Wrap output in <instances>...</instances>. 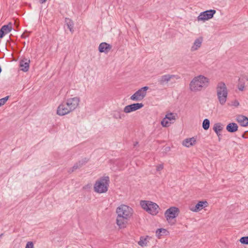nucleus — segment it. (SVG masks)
I'll list each match as a JSON object with an SVG mask.
<instances>
[{
  "instance_id": "obj_2",
  "label": "nucleus",
  "mask_w": 248,
  "mask_h": 248,
  "mask_svg": "<svg viewBox=\"0 0 248 248\" xmlns=\"http://www.w3.org/2000/svg\"><path fill=\"white\" fill-rule=\"evenodd\" d=\"M209 79L202 75L194 77L189 83V89L191 92H197L206 88L209 85Z\"/></svg>"
},
{
  "instance_id": "obj_19",
  "label": "nucleus",
  "mask_w": 248,
  "mask_h": 248,
  "mask_svg": "<svg viewBox=\"0 0 248 248\" xmlns=\"http://www.w3.org/2000/svg\"><path fill=\"white\" fill-rule=\"evenodd\" d=\"M30 62V60L27 59H24L20 62V67L21 70L24 72H27L29 70V64Z\"/></svg>"
},
{
  "instance_id": "obj_31",
  "label": "nucleus",
  "mask_w": 248,
  "mask_h": 248,
  "mask_svg": "<svg viewBox=\"0 0 248 248\" xmlns=\"http://www.w3.org/2000/svg\"><path fill=\"white\" fill-rule=\"evenodd\" d=\"M33 243L31 241L28 242L26 244L25 248H33Z\"/></svg>"
},
{
  "instance_id": "obj_37",
  "label": "nucleus",
  "mask_w": 248,
  "mask_h": 248,
  "mask_svg": "<svg viewBox=\"0 0 248 248\" xmlns=\"http://www.w3.org/2000/svg\"><path fill=\"white\" fill-rule=\"evenodd\" d=\"M138 144V142H136L134 144V146H136Z\"/></svg>"
},
{
  "instance_id": "obj_29",
  "label": "nucleus",
  "mask_w": 248,
  "mask_h": 248,
  "mask_svg": "<svg viewBox=\"0 0 248 248\" xmlns=\"http://www.w3.org/2000/svg\"><path fill=\"white\" fill-rule=\"evenodd\" d=\"M239 241L242 244L248 245V236L242 237Z\"/></svg>"
},
{
  "instance_id": "obj_20",
  "label": "nucleus",
  "mask_w": 248,
  "mask_h": 248,
  "mask_svg": "<svg viewBox=\"0 0 248 248\" xmlns=\"http://www.w3.org/2000/svg\"><path fill=\"white\" fill-rule=\"evenodd\" d=\"M238 126L236 123H230L226 126V130L230 133H234L238 130Z\"/></svg>"
},
{
  "instance_id": "obj_13",
  "label": "nucleus",
  "mask_w": 248,
  "mask_h": 248,
  "mask_svg": "<svg viewBox=\"0 0 248 248\" xmlns=\"http://www.w3.org/2000/svg\"><path fill=\"white\" fill-rule=\"evenodd\" d=\"M143 106L142 103H139L127 105L124 108V111L126 113H130L141 108Z\"/></svg>"
},
{
  "instance_id": "obj_4",
  "label": "nucleus",
  "mask_w": 248,
  "mask_h": 248,
  "mask_svg": "<svg viewBox=\"0 0 248 248\" xmlns=\"http://www.w3.org/2000/svg\"><path fill=\"white\" fill-rule=\"evenodd\" d=\"M217 98L220 104L224 105L227 101L228 90L225 83L223 82H219L216 87Z\"/></svg>"
},
{
  "instance_id": "obj_24",
  "label": "nucleus",
  "mask_w": 248,
  "mask_h": 248,
  "mask_svg": "<svg viewBox=\"0 0 248 248\" xmlns=\"http://www.w3.org/2000/svg\"><path fill=\"white\" fill-rule=\"evenodd\" d=\"M65 22L68 27V28L69 29L70 31L71 32H73L74 30H73V27H74V23L73 22L68 18H66L65 19Z\"/></svg>"
},
{
  "instance_id": "obj_17",
  "label": "nucleus",
  "mask_w": 248,
  "mask_h": 248,
  "mask_svg": "<svg viewBox=\"0 0 248 248\" xmlns=\"http://www.w3.org/2000/svg\"><path fill=\"white\" fill-rule=\"evenodd\" d=\"M236 121L242 126H247L248 125V118L245 116L239 115L236 116Z\"/></svg>"
},
{
  "instance_id": "obj_30",
  "label": "nucleus",
  "mask_w": 248,
  "mask_h": 248,
  "mask_svg": "<svg viewBox=\"0 0 248 248\" xmlns=\"http://www.w3.org/2000/svg\"><path fill=\"white\" fill-rule=\"evenodd\" d=\"M9 98V96H7L4 98H2L0 99V107L3 105L8 100Z\"/></svg>"
},
{
  "instance_id": "obj_11",
  "label": "nucleus",
  "mask_w": 248,
  "mask_h": 248,
  "mask_svg": "<svg viewBox=\"0 0 248 248\" xmlns=\"http://www.w3.org/2000/svg\"><path fill=\"white\" fill-rule=\"evenodd\" d=\"M73 111L79 105L80 99L78 97H74L73 98H68L67 100L63 101Z\"/></svg>"
},
{
  "instance_id": "obj_15",
  "label": "nucleus",
  "mask_w": 248,
  "mask_h": 248,
  "mask_svg": "<svg viewBox=\"0 0 248 248\" xmlns=\"http://www.w3.org/2000/svg\"><path fill=\"white\" fill-rule=\"evenodd\" d=\"M12 29L11 23H9L8 25H3L0 30V38H3L5 34L9 33Z\"/></svg>"
},
{
  "instance_id": "obj_18",
  "label": "nucleus",
  "mask_w": 248,
  "mask_h": 248,
  "mask_svg": "<svg viewBox=\"0 0 248 248\" xmlns=\"http://www.w3.org/2000/svg\"><path fill=\"white\" fill-rule=\"evenodd\" d=\"M203 41V38L202 37L197 38L191 46V50L194 51L198 49L202 46Z\"/></svg>"
},
{
  "instance_id": "obj_39",
  "label": "nucleus",
  "mask_w": 248,
  "mask_h": 248,
  "mask_svg": "<svg viewBox=\"0 0 248 248\" xmlns=\"http://www.w3.org/2000/svg\"><path fill=\"white\" fill-rule=\"evenodd\" d=\"M242 137L245 138V135H244V134L242 135Z\"/></svg>"
},
{
  "instance_id": "obj_28",
  "label": "nucleus",
  "mask_w": 248,
  "mask_h": 248,
  "mask_svg": "<svg viewBox=\"0 0 248 248\" xmlns=\"http://www.w3.org/2000/svg\"><path fill=\"white\" fill-rule=\"evenodd\" d=\"M210 126V121L208 119H205L202 123V127L204 130H207Z\"/></svg>"
},
{
  "instance_id": "obj_27",
  "label": "nucleus",
  "mask_w": 248,
  "mask_h": 248,
  "mask_svg": "<svg viewBox=\"0 0 248 248\" xmlns=\"http://www.w3.org/2000/svg\"><path fill=\"white\" fill-rule=\"evenodd\" d=\"M148 236H147L146 237H144L143 236L140 237V240L139 241L138 244L141 247H144L146 246L147 245V237Z\"/></svg>"
},
{
  "instance_id": "obj_36",
  "label": "nucleus",
  "mask_w": 248,
  "mask_h": 248,
  "mask_svg": "<svg viewBox=\"0 0 248 248\" xmlns=\"http://www.w3.org/2000/svg\"><path fill=\"white\" fill-rule=\"evenodd\" d=\"M27 36V35H25V33H24L23 34H22L21 35V37L22 38H26V37Z\"/></svg>"
},
{
  "instance_id": "obj_32",
  "label": "nucleus",
  "mask_w": 248,
  "mask_h": 248,
  "mask_svg": "<svg viewBox=\"0 0 248 248\" xmlns=\"http://www.w3.org/2000/svg\"><path fill=\"white\" fill-rule=\"evenodd\" d=\"M245 88V85L244 83H241L240 81L239 82L238 85V88L240 91H243Z\"/></svg>"
},
{
  "instance_id": "obj_35",
  "label": "nucleus",
  "mask_w": 248,
  "mask_h": 248,
  "mask_svg": "<svg viewBox=\"0 0 248 248\" xmlns=\"http://www.w3.org/2000/svg\"><path fill=\"white\" fill-rule=\"evenodd\" d=\"M46 0H40V2L41 3H44L46 2Z\"/></svg>"
},
{
  "instance_id": "obj_14",
  "label": "nucleus",
  "mask_w": 248,
  "mask_h": 248,
  "mask_svg": "<svg viewBox=\"0 0 248 248\" xmlns=\"http://www.w3.org/2000/svg\"><path fill=\"white\" fill-rule=\"evenodd\" d=\"M208 205V203L206 201H199L195 205L190 207V209L192 211L197 212L202 208L207 207Z\"/></svg>"
},
{
  "instance_id": "obj_34",
  "label": "nucleus",
  "mask_w": 248,
  "mask_h": 248,
  "mask_svg": "<svg viewBox=\"0 0 248 248\" xmlns=\"http://www.w3.org/2000/svg\"><path fill=\"white\" fill-rule=\"evenodd\" d=\"M232 105L235 107H237L239 105V103L238 101L235 100L234 102H232Z\"/></svg>"
},
{
  "instance_id": "obj_38",
  "label": "nucleus",
  "mask_w": 248,
  "mask_h": 248,
  "mask_svg": "<svg viewBox=\"0 0 248 248\" xmlns=\"http://www.w3.org/2000/svg\"><path fill=\"white\" fill-rule=\"evenodd\" d=\"M3 235V233H1V234H0V238H1V237H2V236Z\"/></svg>"
},
{
  "instance_id": "obj_1",
  "label": "nucleus",
  "mask_w": 248,
  "mask_h": 248,
  "mask_svg": "<svg viewBox=\"0 0 248 248\" xmlns=\"http://www.w3.org/2000/svg\"><path fill=\"white\" fill-rule=\"evenodd\" d=\"M133 211L132 208L124 204H122L117 208L116 223L120 228L126 227L128 219L133 214Z\"/></svg>"
},
{
  "instance_id": "obj_25",
  "label": "nucleus",
  "mask_w": 248,
  "mask_h": 248,
  "mask_svg": "<svg viewBox=\"0 0 248 248\" xmlns=\"http://www.w3.org/2000/svg\"><path fill=\"white\" fill-rule=\"evenodd\" d=\"M168 232L166 229L163 228L158 229L155 232L156 235L158 238H160V237L162 235H166L167 233Z\"/></svg>"
},
{
  "instance_id": "obj_12",
  "label": "nucleus",
  "mask_w": 248,
  "mask_h": 248,
  "mask_svg": "<svg viewBox=\"0 0 248 248\" xmlns=\"http://www.w3.org/2000/svg\"><path fill=\"white\" fill-rule=\"evenodd\" d=\"M175 117L173 113H170L166 115L165 117L162 120L161 124L163 127H168L170 124L173 123Z\"/></svg>"
},
{
  "instance_id": "obj_40",
  "label": "nucleus",
  "mask_w": 248,
  "mask_h": 248,
  "mask_svg": "<svg viewBox=\"0 0 248 248\" xmlns=\"http://www.w3.org/2000/svg\"><path fill=\"white\" fill-rule=\"evenodd\" d=\"M247 79L248 80V77L247 78Z\"/></svg>"
},
{
  "instance_id": "obj_7",
  "label": "nucleus",
  "mask_w": 248,
  "mask_h": 248,
  "mask_svg": "<svg viewBox=\"0 0 248 248\" xmlns=\"http://www.w3.org/2000/svg\"><path fill=\"white\" fill-rule=\"evenodd\" d=\"M149 89V87L144 86L130 96V99L134 101H140L142 100L147 94V91Z\"/></svg>"
},
{
  "instance_id": "obj_33",
  "label": "nucleus",
  "mask_w": 248,
  "mask_h": 248,
  "mask_svg": "<svg viewBox=\"0 0 248 248\" xmlns=\"http://www.w3.org/2000/svg\"><path fill=\"white\" fill-rule=\"evenodd\" d=\"M156 170H160L163 169V164H160L156 167Z\"/></svg>"
},
{
  "instance_id": "obj_6",
  "label": "nucleus",
  "mask_w": 248,
  "mask_h": 248,
  "mask_svg": "<svg viewBox=\"0 0 248 248\" xmlns=\"http://www.w3.org/2000/svg\"><path fill=\"white\" fill-rule=\"evenodd\" d=\"M180 78L178 75L166 74L160 76L157 79L158 84L161 86L168 85L169 82L175 83V80Z\"/></svg>"
},
{
  "instance_id": "obj_23",
  "label": "nucleus",
  "mask_w": 248,
  "mask_h": 248,
  "mask_svg": "<svg viewBox=\"0 0 248 248\" xmlns=\"http://www.w3.org/2000/svg\"><path fill=\"white\" fill-rule=\"evenodd\" d=\"M88 161V159L86 158L79 160L78 163L73 166V169L77 170L80 168L83 165L85 164V163H86Z\"/></svg>"
},
{
  "instance_id": "obj_26",
  "label": "nucleus",
  "mask_w": 248,
  "mask_h": 248,
  "mask_svg": "<svg viewBox=\"0 0 248 248\" xmlns=\"http://www.w3.org/2000/svg\"><path fill=\"white\" fill-rule=\"evenodd\" d=\"M113 116L116 119H122L124 117V114L122 113L120 111L116 110L114 112Z\"/></svg>"
},
{
  "instance_id": "obj_9",
  "label": "nucleus",
  "mask_w": 248,
  "mask_h": 248,
  "mask_svg": "<svg viewBox=\"0 0 248 248\" xmlns=\"http://www.w3.org/2000/svg\"><path fill=\"white\" fill-rule=\"evenodd\" d=\"M216 11L215 10H206L200 14L197 17L198 21H205L211 19L216 14Z\"/></svg>"
},
{
  "instance_id": "obj_8",
  "label": "nucleus",
  "mask_w": 248,
  "mask_h": 248,
  "mask_svg": "<svg viewBox=\"0 0 248 248\" xmlns=\"http://www.w3.org/2000/svg\"><path fill=\"white\" fill-rule=\"evenodd\" d=\"M180 213L179 209L176 207L172 206L168 209L165 212V217L169 221L170 219L176 217Z\"/></svg>"
},
{
  "instance_id": "obj_16",
  "label": "nucleus",
  "mask_w": 248,
  "mask_h": 248,
  "mask_svg": "<svg viewBox=\"0 0 248 248\" xmlns=\"http://www.w3.org/2000/svg\"><path fill=\"white\" fill-rule=\"evenodd\" d=\"M111 48L112 46L110 45L105 42H103L99 45L98 49L100 52L108 53Z\"/></svg>"
},
{
  "instance_id": "obj_10",
  "label": "nucleus",
  "mask_w": 248,
  "mask_h": 248,
  "mask_svg": "<svg viewBox=\"0 0 248 248\" xmlns=\"http://www.w3.org/2000/svg\"><path fill=\"white\" fill-rule=\"evenodd\" d=\"M73 111L67 104L63 101L58 107L57 114L59 116H63Z\"/></svg>"
},
{
  "instance_id": "obj_5",
  "label": "nucleus",
  "mask_w": 248,
  "mask_h": 248,
  "mask_svg": "<svg viewBox=\"0 0 248 248\" xmlns=\"http://www.w3.org/2000/svg\"><path fill=\"white\" fill-rule=\"evenodd\" d=\"M140 205L143 209L152 215H156L158 213L159 206L155 202L151 201H141Z\"/></svg>"
},
{
  "instance_id": "obj_3",
  "label": "nucleus",
  "mask_w": 248,
  "mask_h": 248,
  "mask_svg": "<svg viewBox=\"0 0 248 248\" xmlns=\"http://www.w3.org/2000/svg\"><path fill=\"white\" fill-rule=\"evenodd\" d=\"M110 183L109 177L104 176L98 179L93 186L94 191L97 193H106L108 190Z\"/></svg>"
},
{
  "instance_id": "obj_22",
  "label": "nucleus",
  "mask_w": 248,
  "mask_h": 248,
  "mask_svg": "<svg viewBox=\"0 0 248 248\" xmlns=\"http://www.w3.org/2000/svg\"><path fill=\"white\" fill-rule=\"evenodd\" d=\"M196 141V140L194 138L186 139L183 141V145L186 147H189L194 145Z\"/></svg>"
},
{
  "instance_id": "obj_21",
  "label": "nucleus",
  "mask_w": 248,
  "mask_h": 248,
  "mask_svg": "<svg viewBox=\"0 0 248 248\" xmlns=\"http://www.w3.org/2000/svg\"><path fill=\"white\" fill-rule=\"evenodd\" d=\"M222 124L220 123H216L213 128V130L217 134V136L219 137L221 136L220 132L223 129Z\"/></svg>"
}]
</instances>
